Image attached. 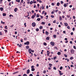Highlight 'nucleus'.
Masks as SVG:
<instances>
[{"instance_id":"nucleus-21","label":"nucleus","mask_w":76,"mask_h":76,"mask_svg":"<svg viewBox=\"0 0 76 76\" xmlns=\"http://www.w3.org/2000/svg\"><path fill=\"white\" fill-rule=\"evenodd\" d=\"M59 20H62V18L61 16H59Z\"/></svg>"},{"instance_id":"nucleus-32","label":"nucleus","mask_w":76,"mask_h":76,"mask_svg":"<svg viewBox=\"0 0 76 76\" xmlns=\"http://www.w3.org/2000/svg\"><path fill=\"white\" fill-rule=\"evenodd\" d=\"M33 3V1H31L30 2V4H32Z\"/></svg>"},{"instance_id":"nucleus-52","label":"nucleus","mask_w":76,"mask_h":76,"mask_svg":"<svg viewBox=\"0 0 76 76\" xmlns=\"http://www.w3.org/2000/svg\"><path fill=\"white\" fill-rule=\"evenodd\" d=\"M51 5L52 6H54V4L53 3H52Z\"/></svg>"},{"instance_id":"nucleus-27","label":"nucleus","mask_w":76,"mask_h":76,"mask_svg":"<svg viewBox=\"0 0 76 76\" xmlns=\"http://www.w3.org/2000/svg\"><path fill=\"white\" fill-rule=\"evenodd\" d=\"M64 56L65 57H66V58L67 57V55H66V54H64Z\"/></svg>"},{"instance_id":"nucleus-22","label":"nucleus","mask_w":76,"mask_h":76,"mask_svg":"<svg viewBox=\"0 0 76 76\" xmlns=\"http://www.w3.org/2000/svg\"><path fill=\"white\" fill-rule=\"evenodd\" d=\"M57 5L58 6H60V3L59 2H58L57 3Z\"/></svg>"},{"instance_id":"nucleus-16","label":"nucleus","mask_w":76,"mask_h":76,"mask_svg":"<svg viewBox=\"0 0 76 76\" xmlns=\"http://www.w3.org/2000/svg\"><path fill=\"white\" fill-rule=\"evenodd\" d=\"M3 16H6V14L5 13H3Z\"/></svg>"},{"instance_id":"nucleus-28","label":"nucleus","mask_w":76,"mask_h":76,"mask_svg":"<svg viewBox=\"0 0 76 76\" xmlns=\"http://www.w3.org/2000/svg\"><path fill=\"white\" fill-rule=\"evenodd\" d=\"M37 18H39V15L38 14H37Z\"/></svg>"},{"instance_id":"nucleus-50","label":"nucleus","mask_w":76,"mask_h":76,"mask_svg":"<svg viewBox=\"0 0 76 76\" xmlns=\"http://www.w3.org/2000/svg\"><path fill=\"white\" fill-rule=\"evenodd\" d=\"M54 48L55 49V50H57L58 48H57V47H55Z\"/></svg>"},{"instance_id":"nucleus-63","label":"nucleus","mask_w":76,"mask_h":76,"mask_svg":"<svg viewBox=\"0 0 76 76\" xmlns=\"http://www.w3.org/2000/svg\"><path fill=\"white\" fill-rule=\"evenodd\" d=\"M61 4H63V1H61Z\"/></svg>"},{"instance_id":"nucleus-7","label":"nucleus","mask_w":76,"mask_h":76,"mask_svg":"<svg viewBox=\"0 0 76 76\" xmlns=\"http://www.w3.org/2000/svg\"><path fill=\"white\" fill-rule=\"evenodd\" d=\"M29 72H30V70H29V69H28L27 71V74H29Z\"/></svg>"},{"instance_id":"nucleus-19","label":"nucleus","mask_w":76,"mask_h":76,"mask_svg":"<svg viewBox=\"0 0 76 76\" xmlns=\"http://www.w3.org/2000/svg\"><path fill=\"white\" fill-rule=\"evenodd\" d=\"M57 54L58 55H61V53H60V52H58L57 53Z\"/></svg>"},{"instance_id":"nucleus-53","label":"nucleus","mask_w":76,"mask_h":76,"mask_svg":"<svg viewBox=\"0 0 76 76\" xmlns=\"http://www.w3.org/2000/svg\"><path fill=\"white\" fill-rule=\"evenodd\" d=\"M40 18L41 19H42V18H43V16H41V15H40Z\"/></svg>"},{"instance_id":"nucleus-44","label":"nucleus","mask_w":76,"mask_h":76,"mask_svg":"<svg viewBox=\"0 0 76 76\" xmlns=\"http://www.w3.org/2000/svg\"><path fill=\"white\" fill-rule=\"evenodd\" d=\"M67 28L68 29H70V26H67Z\"/></svg>"},{"instance_id":"nucleus-42","label":"nucleus","mask_w":76,"mask_h":76,"mask_svg":"<svg viewBox=\"0 0 76 76\" xmlns=\"http://www.w3.org/2000/svg\"><path fill=\"white\" fill-rule=\"evenodd\" d=\"M44 13H45V11H43L42 12V14H44Z\"/></svg>"},{"instance_id":"nucleus-35","label":"nucleus","mask_w":76,"mask_h":76,"mask_svg":"<svg viewBox=\"0 0 76 76\" xmlns=\"http://www.w3.org/2000/svg\"><path fill=\"white\" fill-rule=\"evenodd\" d=\"M40 20V18H37V21H39Z\"/></svg>"},{"instance_id":"nucleus-61","label":"nucleus","mask_w":76,"mask_h":76,"mask_svg":"<svg viewBox=\"0 0 76 76\" xmlns=\"http://www.w3.org/2000/svg\"><path fill=\"white\" fill-rule=\"evenodd\" d=\"M73 48H74V49H76V46H73Z\"/></svg>"},{"instance_id":"nucleus-5","label":"nucleus","mask_w":76,"mask_h":76,"mask_svg":"<svg viewBox=\"0 0 76 76\" xmlns=\"http://www.w3.org/2000/svg\"><path fill=\"white\" fill-rule=\"evenodd\" d=\"M70 51H71V53L72 54L74 53V52H75V51L73 49H71Z\"/></svg>"},{"instance_id":"nucleus-10","label":"nucleus","mask_w":76,"mask_h":76,"mask_svg":"<svg viewBox=\"0 0 76 76\" xmlns=\"http://www.w3.org/2000/svg\"><path fill=\"white\" fill-rule=\"evenodd\" d=\"M46 40H49L50 39V37H47L46 38Z\"/></svg>"},{"instance_id":"nucleus-45","label":"nucleus","mask_w":76,"mask_h":76,"mask_svg":"<svg viewBox=\"0 0 76 76\" xmlns=\"http://www.w3.org/2000/svg\"><path fill=\"white\" fill-rule=\"evenodd\" d=\"M21 46H22V45L21 44H20L19 45V47H20V48L21 47Z\"/></svg>"},{"instance_id":"nucleus-20","label":"nucleus","mask_w":76,"mask_h":76,"mask_svg":"<svg viewBox=\"0 0 76 76\" xmlns=\"http://www.w3.org/2000/svg\"><path fill=\"white\" fill-rule=\"evenodd\" d=\"M1 23L2 24H5V22H3V21L1 20Z\"/></svg>"},{"instance_id":"nucleus-40","label":"nucleus","mask_w":76,"mask_h":76,"mask_svg":"<svg viewBox=\"0 0 76 76\" xmlns=\"http://www.w3.org/2000/svg\"><path fill=\"white\" fill-rule=\"evenodd\" d=\"M63 69V67H62V66H61L60 67V70H61V69Z\"/></svg>"},{"instance_id":"nucleus-9","label":"nucleus","mask_w":76,"mask_h":76,"mask_svg":"<svg viewBox=\"0 0 76 76\" xmlns=\"http://www.w3.org/2000/svg\"><path fill=\"white\" fill-rule=\"evenodd\" d=\"M64 25L65 26H68V24L67 23H64Z\"/></svg>"},{"instance_id":"nucleus-30","label":"nucleus","mask_w":76,"mask_h":76,"mask_svg":"<svg viewBox=\"0 0 76 76\" xmlns=\"http://www.w3.org/2000/svg\"><path fill=\"white\" fill-rule=\"evenodd\" d=\"M31 70L32 71H34L35 70V69L34 68H32Z\"/></svg>"},{"instance_id":"nucleus-31","label":"nucleus","mask_w":76,"mask_h":76,"mask_svg":"<svg viewBox=\"0 0 76 76\" xmlns=\"http://www.w3.org/2000/svg\"><path fill=\"white\" fill-rule=\"evenodd\" d=\"M43 45H45L46 46L47 45V43L46 42H44L43 43Z\"/></svg>"},{"instance_id":"nucleus-38","label":"nucleus","mask_w":76,"mask_h":76,"mask_svg":"<svg viewBox=\"0 0 76 76\" xmlns=\"http://www.w3.org/2000/svg\"><path fill=\"white\" fill-rule=\"evenodd\" d=\"M51 18H54V16L51 15Z\"/></svg>"},{"instance_id":"nucleus-25","label":"nucleus","mask_w":76,"mask_h":76,"mask_svg":"<svg viewBox=\"0 0 76 76\" xmlns=\"http://www.w3.org/2000/svg\"><path fill=\"white\" fill-rule=\"evenodd\" d=\"M53 37L55 38H56V37H57V36H56V35H53Z\"/></svg>"},{"instance_id":"nucleus-55","label":"nucleus","mask_w":76,"mask_h":76,"mask_svg":"<svg viewBox=\"0 0 76 76\" xmlns=\"http://www.w3.org/2000/svg\"><path fill=\"white\" fill-rule=\"evenodd\" d=\"M75 29V28L74 27L73 28H72V30L73 31H74Z\"/></svg>"},{"instance_id":"nucleus-58","label":"nucleus","mask_w":76,"mask_h":76,"mask_svg":"<svg viewBox=\"0 0 76 76\" xmlns=\"http://www.w3.org/2000/svg\"><path fill=\"white\" fill-rule=\"evenodd\" d=\"M72 6H73L72 5H70L69 6V7H70V8H71V7H72Z\"/></svg>"},{"instance_id":"nucleus-12","label":"nucleus","mask_w":76,"mask_h":76,"mask_svg":"<svg viewBox=\"0 0 76 76\" xmlns=\"http://www.w3.org/2000/svg\"><path fill=\"white\" fill-rule=\"evenodd\" d=\"M35 16L34 15H32L31 16V18L32 19H34V18H35Z\"/></svg>"},{"instance_id":"nucleus-2","label":"nucleus","mask_w":76,"mask_h":76,"mask_svg":"<svg viewBox=\"0 0 76 76\" xmlns=\"http://www.w3.org/2000/svg\"><path fill=\"white\" fill-rule=\"evenodd\" d=\"M58 71L59 73V75H60V76H61V75H63V73H62V72H61V71L59 70H58Z\"/></svg>"},{"instance_id":"nucleus-59","label":"nucleus","mask_w":76,"mask_h":76,"mask_svg":"<svg viewBox=\"0 0 76 76\" xmlns=\"http://www.w3.org/2000/svg\"><path fill=\"white\" fill-rule=\"evenodd\" d=\"M9 6H11V3H10L9 4Z\"/></svg>"},{"instance_id":"nucleus-29","label":"nucleus","mask_w":76,"mask_h":76,"mask_svg":"<svg viewBox=\"0 0 76 76\" xmlns=\"http://www.w3.org/2000/svg\"><path fill=\"white\" fill-rule=\"evenodd\" d=\"M56 20H54V21H53V23H56Z\"/></svg>"},{"instance_id":"nucleus-56","label":"nucleus","mask_w":76,"mask_h":76,"mask_svg":"<svg viewBox=\"0 0 76 76\" xmlns=\"http://www.w3.org/2000/svg\"><path fill=\"white\" fill-rule=\"evenodd\" d=\"M3 35V34H2V33L1 32H0V35Z\"/></svg>"},{"instance_id":"nucleus-64","label":"nucleus","mask_w":76,"mask_h":76,"mask_svg":"<svg viewBox=\"0 0 76 76\" xmlns=\"http://www.w3.org/2000/svg\"><path fill=\"white\" fill-rule=\"evenodd\" d=\"M67 42H68V40H66L65 41V43H67Z\"/></svg>"},{"instance_id":"nucleus-57","label":"nucleus","mask_w":76,"mask_h":76,"mask_svg":"<svg viewBox=\"0 0 76 76\" xmlns=\"http://www.w3.org/2000/svg\"><path fill=\"white\" fill-rule=\"evenodd\" d=\"M34 66H31V69H33L34 68Z\"/></svg>"},{"instance_id":"nucleus-3","label":"nucleus","mask_w":76,"mask_h":76,"mask_svg":"<svg viewBox=\"0 0 76 76\" xmlns=\"http://www.w3.org/2000/svg\"><path fill=\"white\" fill-rule=\"evenodd\" d=\"M50 44H51V45H52V46H54V42H51L50 43Z\"/></svg>"},{"instance_id":"nucleus-26","label":"nucleus","mask_w":76,"mask_h":76,"mask_svg":"<svg viewBox=\"0 0 76 76\" xmlns=\"http://www.w3.org/2000/svg\"><path fill=\"white\" fill-rule=\"evenodd\" d=\"M45 34L46 35H48V31H46L45 32Z\"/></svg>"},{"instance_id":"nucleus-13","label":"nucleus","mask_w":76,"mask_h":76,"mask_svg":"<svg viewBox=\"0 0 76 76\" xmlns=\"http://www.w3.org/2000/svg\"><path fill=\"white\" fill-rule=\"evenodd\" d=\"M18 72H19L18 71L13 72V75H15V74H16V73H18Z\"/></svg>"},{"instance_id":"nucleus-49","label":"nucleus","mask_w":76,"mask_h":76,"mask_svg":"<svg viewBox=\"0 0 76 76\" xmlns=\"http://www.w3.org/2000/svg\"><path fill=\"white\" fill-rule=\"evenodd\" d=\"M43 73H46V71L45 70L44 71Z\"/></svg>"},{"instance_id":"nucleus-15","label":"nucleus","mask_w":76,"mask_h":76,"mask_svg":"<svg viewBox=\"0 0 76 76\" xmlns=\"http://www.w3.org/2000/svg\"><path fill=\"white\" fill-rule=\"evenodd\" d=\"M49 65L50 66V67H51V66H53V64H49Z\"/></svg>"},{"instance_id":"nucleus-23","label":"nucleus","mask_w":76,"mask_h":76,"mask_svg":"<svg viewBox=\"0 0 76 76\" xmlns=\"http://www.w3.org/2000/svg\"><path fill=\"white\" fill-rule=\"evenodd\" d=\"M57 58V56H54L53 57V60H56Z\"/></svg>"},{"instance_id":"nucleus-8","label":"nucleus","mask_w":76,"mask_h":76,"mask_svg":"<svg viewBox=\"0 0 76 76\" xmlns=\"http://www.w3.org/2000/svg\"><path fill=\"white\" fill-rule=\"evenodd\" d=\"M14 11L15 12H16L17 11H18V8H16L14 9Z\"/></svg>"},{"instance_id":"nucleus-33","label":"nucleus","mask_w":76,"mask_h":76,"mask_svg":"<svg viewBox=\"0 0 76 76\" xmlns=\"http://www.w3.org/2000/svg\"><path fill=\"white\" fill-rule=\"evenodd\" d=\"M36 31H37V32H38V31H39V29L37 28L36 29Z\"/></svg>"},{"instance_id":"nucleus-36","label":"nucleus","mask_w":76,"mask_h":76,"mask_svg":"<svg viewBox=\"0 0 76 76\" xmlns=\"http://www.w3.org/2000/svg\"><path fill=\"white\" fill-rule=\"evenodd\" d=\"M43 52H44V50H42V52H41V53L42 54H43Z\"/></svg>"},{"instance_id":"nucleus-62","label":"nucleus","mask_w":76,"mask_h":76,"mask_svg":"<svg viewBox=\"0 0 76 76\" xmlns=\"http://www.w3.org/2000/svg\"><path fill=\"white\" fill-rule=\"evenodd\" d=\"M29 76H33V75L32 74H31L29 75Z\"/></svg>"},{"instance_id":"nucleus-39","label":"nucleus","mask_w":76,"mask_h":76,"mask_svg":"<svg viewBox=\"0 0 76 76\" xmlns=\"http://www.w3.org/2000/svg\"><path fill=\"white\" fill-rule=\"evenodd\" d=\"M5 29H7V26H5Z\"/></svg>"},{"instance_id":"nucleus-6","label":"nucleus","mask_w":76,"mask_h":76,"mask_svg":"<svg viewBox=\"0 0 76 76\" xmlns=\"http://www.w3.org/2000/svg\"><path fill=\"white\" fill-rule=\"evenodd\" d=\"M32 50V49L31 48H29L28 49V52L30 54H31V51Z\"/></svg>"},{"instance_id":"nucleus-43","label":"nucleus","mask_w":76,"mask_h":76,"mask_svg":"<svg viewBox=\"0 0 76 76\" xmlns=\"http://www.w3.org/2000/svg\"><path fill=\"white\" fill-rule=\"evenodd\" d=\"M39 29H42V26H40Z\"/></svg>"},{"instance_id":"nucleus-46","label":"nucleus","mask_w":76,"mask_h":76,"mask_svg":"<svg viewBox=\"0 0 76 76\" xmlns=\"http://www.w3.org/2000/svg\"><path fill=\"white\" fill-rule=\"evenodd\" d=\"M54 70H56L57 69L56 68V67H54L53 68Z\"/></svg>"},{"instance_id":"nucleus-4","label":"nucleus","mask_w":76,"mask_h":76,"mask_svg":"<svg viewBox=\"0 0 76 76\" xmlns=\"http://www.w3.org/2000/svg\"><path fill=\"white\" fill-rule=\"evenodd\" d=\"M32 26L33 27H35L36 26V24L35 23H32Z\"/></svg>"},{"instance_id":"nucleus-41","label":"nucleus","mask_w":76,"mask_h":76,"mask_svg":"<svg viewBox=\"0 0 76 76\" xmlns=\"http://www.w3.org/2000/svg\"><path fill=\"white\" fill-rule=\"evenodd\" d=\"M14 26V25L12 24V25H11V26H10V27L11 28H13V26Z\"/></svg>"},{"instance_id":"nucleus-48","label":"nucleus","mask_w":76,"mask_h":76,"mask_svg":"<svg viewBox=\"0 0 76 76\" xmlns=\"http://www.w3.org/2000/svg\"><path fill=\"white\" fill-rule=\"evenodd\" d=\"M23 76H27V75H26V74H24L23 75Z\"/></svg>"},{"instance_id":"nucleus-37","label":"nucleus","mask_w":76,"mask_h":76,"mask_svg":"<svg viewBox=\"0 0 76 76\" xmlns=\"http://www.w3.org/2000/svg\"><path fill=\"white\" fill-rule=\"evenodd\" d=\"M16 1L17 2H18V3L20 2V0H16Z\"/></svg>"},{"instance_id":"nucleus-51","label":"nucleus","mask_w":76,"mask_h":76,"mask_svg":"<svg viewBox=\"0 0 76 76\" xmlns=\"http://www.w3.org/2000/svg\"><path fill=\"white\" fill-rule=\"evenodd\" d=\"M11 16H12V17H13V15H9L10 17H11Z\"/></svg>"},{"instance_id":"nucleus-11","label":"nucleus","mask_w":76,"mask_h":76,"mask_svg":"<svg viewBox=\"0 0 76 76\" xmlns=\"http://www.w3.org/2000/svg\"><path fill=\"white\" fill-rule=\"evenodd\" d=\"M68 5H67L66 4H64V6L65 7H66Z\"/></svg>"},{"instance_id":"nucleus-60","label":"nucleus","mask_w":76,"mask_h":76,"mask_svg":"<svg viewBox=\"0 0 76 76\" xmlns=\"http://www.w3.org/2000/svg\"><path fill=\"white\" fill-rule=\"evenodd\" d=\"M44 6H44L43 7V6H42V9H44Z\"/></svg>"},{"instance_id":"nucleus-54","label":"nucleus","mask_w":76,"mask_h":76,"mask_svg":"<svg viewBox=\"0 0 76 76\" xmlns=\"http://www.w3.org/2000/svg\"><path fill=\"white\" fill-rule=\"evenodd\" d=\"M50 54V52H49L47 53V55H48L49 54Z\"/></svg>"},{"instance_id":"nucleus-14","label":"nucleus","mask_w":76,"mask_h":76,"mask_svg":"<svg viewBox=\"0 0 76 76\" xmlns=\"http://www.w3.org/2000/svg\"><path fill=\"white\" fill-rule=\"evenodd\" d=\"M26 48L27 49H28L29 48V46H27L26 47Z\"/></svg>"},{"instance_id":"nucleus-47","label":"nucleus","mask_w":76,"mask_h":76,"mask_svg":"<svg viewBox=\"0 0 76 76\" xmlns=\"http://www.w3.org/2000/svg\"><path fill=\"white\" fill-rule=\"evenodd\" d=\"M26 23H24V25H25V27H26Z\"/></svg>"},{"instance_id":"nucleus-24","label":"nucleus","mask_w":76,"mask_h":76,"mask_svg":"<svg viewBox=\"0 0 76 76\" xmlns=\"http://www.w3.org/2000/svg\"><path fill=\"white\" fill-rule=\"evenodd\" d=\"M69 59L70 60H73V57H71Z\"/></svg>"},{"instance_id":"nucleus-34","label":"nucleus","mask_w":76,"mask_h":76,"mask_svg":"<svg viewBox=\"0 0 76 76\" xmlns=\"http://www.w3.org/2000/svg\"><path fill=\"white\" fill-rule=\"evenodd\" d=\"M4 31H5V33H6L7 32V30L5 29L4 30Z\"/></svg>"},{"instance_id":"nucleus-1","label":"nucleus","mask_w":76,"mask_h":76,"mask_svg":"<svg viewBox=\"0 0 76 76\" xmlns=\"http://www.w3.org/2000/svg\"><path fill=\"white\" fill-rule=\"evenodd\" d=\"M24 44H25V45H28L29 44V42L27 41L26 42L24 43Z\"/></svg>"},{"instance_id":"nucleus-18","label":"nucleus","mask_w":76,"mask_h":76,"mask_svg":"<svg viewBox=\"0 0 76 76\" xmlns=\"http://www.w3.org/2000/svg\"><path fill=\"white\" fill-rule=\"evenodd\" d=\"M3 7H1L0 8V10L1 11H3Z\"/></svg>"},{"instance_id":"nucleus-17","label":"nucleus","mask_w":76,"mask_h":76,"mask_svg":"<svg viewBox=\"0 0 76 76\" xmlns=\"http://www.w3.org/2000/svg\"><path fill=\"white\" fill-rule=\"evenodd\" d=\"M45 22H42L41 24L42 25H45Z\"/></svg>"}]
</instances>
